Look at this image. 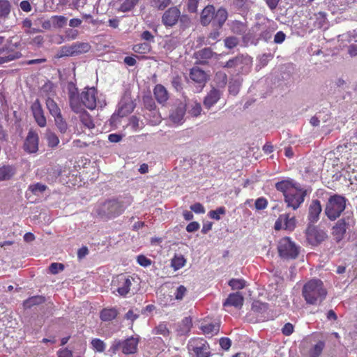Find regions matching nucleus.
Here are the masks:
<instances>
[{"label": "nucleus", "mask_w": 357, "mask_h": 357, "mask_svg": "<svg viewBox=\"0 0 357 357\" xmlns=\"http://www.w3.org/2000/svg\"><path fill=\"white\" fill-rule=\"evenodd\" d=\"M131 202L132 200L130 199L126 202L117 199H107L96 207V213L103 220L114 218L122 214Z\"/></svg>", "instance_id": "obj_1"}, {"label": "nucleus", "mask_w": 357, "mask_h": 357, "mask_svg": "<svg viewBox=\"0 0 357 357\" xmlns=\"http://www.w3.org/2000/svg\"><path fill=\"white\" fill-rule=\"evenodd\" d=\"M327 291L321 280L312 279L306 282L302 289V295L307 303L317 305L326 298Z\"/></svg>", "instance_id": "obj_2"}, {"label": "nucleus", "mask_w": 357, "mask_h": 357, "mask_svg": "<svg viewBox=\"0 0 357 357\" xmlns=\"http://www.w3.org/2000/svg\"><path fill=\"white\" fill-rule=\"evenodd\" d=\"M227 17L228 13L225 8H220L215 10L213 5H208L200 14V23L204 26L212 23L215 29H220Z\"/></svg>", "instance_id": "obj_3"}, {"label": "nucleus", "mask_w": 357, "mask_h": 357, "mask_svg": "<svg viewBox=\"0 0 357 357\" xmlns=\"http://www.w3.org/2000/svg\"><path fill=\"white\" fill-rule=\"evenodd\" d=\"M135 282V279L132 276L121 273L112 278L111 289L114 294L116 293L120 296L127 297L134 289L133 285Z\"/></svg>", "instance_id": "obj_4"}, {"label": "nucleus", "mask_w": 357, "mask_h": 357, "mask_svg": "<svg viewBox=\"0 0 357 357\" xmlns=\"http://www.w3.org/2000/svg\"><path fill=\"white\" fill-rule=\"evenodd\" d=\"M346 202V198L342 195H334L331 196L325 208V213L327 217L331 220L337 218L344 211Z\"/></svg>", "instance_id": "obj_5"}, {"label": "nucleus", "mask_w": 357, "mask_h": 357, "mask_svg": "<svg viewBox=\"0 0 357 357\" xmlns=\"http://www.w3.org/2000/svg\"><path fill=\"white\" fill-rule=\"evenodd\" d=\"M191 357H211V351L207 341L202 337L191 338L187 344Z\"/></svg>", "instance_id": "obj_6"}, {"label": "nucleus", "mask_w": 357, "mask_h": 357, "mask_svg": "<svg viewBox=\"0 0 357 357\" xmlns=\"http://www.w3.org/2000/svg\"><path fill=\"white\" fill-rule=\"evenodd\" d=\"M278 251L279 256L284 259H295L298 256L299 248L289 237H284L278 242Z\"/></svg>", "instance_id": "obj_7"}, {"label": "nucleus", "mask_w": 357, "mask_h": 357, "mask_svg": "<svg viewBox=\"0 0 357 357\" xmlns=\"http://www.w3.org/2000/svg\"><path fill=\"white\" fill-rule=\"evenodd\" d=\"M306 196V191L294 187L284 197L287 207L296 210L303 203Z\"/></svg>", "instance_id": "obj_8"}, {"label": "nucleus", "mask_w": 357, "mask_h": 357, "mask_svg": "<svg viewBox=\"0 0 357 357\" xmlns=\"http://www.w3.org/2000/svg\"><path fill=\"white\" fill-rule=\"evenodd\" d=\"M305 234L307 241L312 245L321 243L328 237L324 230L310 224L306 229Z\"/></svg>", "instance_id": "obj_9"}, {"label": "nucleus", "mask_w": 357, "mask_h": 357, "mask_svg": "<svg viewBox=\"0 0 357 357\" xmlns=\"http://www.w3.org/2000/svg\"><path fill=\"white\" fill-rule=\"evenodd\" d=\"M229 26L234 33L242 36L244 43H248L250 41L251 34L246 22L234 20L229 23Z\"/></svg>", "instance_id": "obj_10"}, {"label": "nucleus", "mask_w": 357, "mask_h": 357, "mask_svg": "<svg viewBox=\"0 0 357 357\" xmlns=\"http://www.w3.org/2000/svg\"><path fill=\"white\" fill-rule=\"evenodd\" d=\"M81 100L84 107L92 110L96 107L97 91L95 88H86L81 93Z\"/></svg>", "instance_id": "obj_11"}, {"label": "nucleus", "mask_w": 357, "mask_h": 357, "mask_svg": "<svg viewBox=\"0 0 357 357\" xmlns=\"http://www.w3.org/2000/svg\"><path fill=\"white\" fill-rule=\"evenodd\" d=\"M38 135L30 130L24 142V150L29 153H36L38 150Z\"/></svg>", "instance_id": "obj_12"}, {"label": "nucleus", "mask_w": 357, "mask_h": 357, "mask_svg": "<svg viewBox=\"0 0 357 357\" xmlns=\"http://www.w3.org/2000/svg\"><path fill=\"white\" fill-rule=\"evenodd\" d=\"M296 227L295 217H290L289 214L280 215L275 221L274 228L275 230L284 229L287 230H293Z\"/></svg>", "instance_id": "obj_13"}, {"label": "nucleus", "mask_w": 357, "mask_h": 357, "mask_svg": "<svg viewBox=\"0 0 357 357\" xmlns=\"http://www.w3.org/2000/svg\"><path fill=\"white\" fill-rule=\"evenodd\" d=\"M31 110L38 126L41 128L45 127L47 125V120L42 105L38 99H36L32 103Z\"/></svg>", "instance_id": "obj_14"}, {"label": "nucleus", "mask_w": 357, "mask_h": 357, "mask_svg": "<svg viewBox=\"0 0 357 357\" xmlns=\"http://www.w3.org/2000/svg\"><path fill=\"white\" fill-rule=\"evenodd\" d=\"M180 17V10L176 6H173L163 13L162 22L165 26H173L178 22Z\"/></svg>", "instance_id": "obj_15"}, {"label": "nucleus", "mask_w": 357, "mask_h": 357, "mask_svg": "<svg viewBox=\"0 0 357 357\" xmlns=\"http://www.w3.org/2000/svg\"><path fill=\"white\" fill-rule=\"evenodd\" d=\"M91 46H63L56 54L57 58L72 56L89 51Z\"/></svg>", "instance_id": "obj_16"}, {"label": "nucleus", "mask_w": 357, "mask_h": 357, "mask_svg": "<svg viewBox=\"0 0 357 357\" xmlns=\"http://www.w3.org/2000/svg\"><path fill=\"white\" fill-rule=\"evenodd\" d=\"M321 211L322 207L320 201L318 199L312 200L308 208L307 215V220L310 225L314 224L319 220Z\"/></svg>", "instance_id": "obj_17"}, {"label": "nucleus", "mask_w": 357, "mask_h": 357, "mask_svg": "<svg viewBox=\"0 0 357 357\" xmlns=\"http://www.w3.org/2000/svg\"><path fill=\"white\" fill-rule=\"evenodd\" d=\"M68 96L69 103L72 110L77 114L81 112L84 109V105L81 100V96H79L77 89L70 90Z\"/></svg>", "instance_id": "obj_18"}, {"label": "nucleus", "mask_w": 357, "mask_h": 357, "mask_svg": "<svg viewBox=\"0 0 357 357\" xmlns=\"http://www.w3.org/2000/svg\"><path fill=\"white\" fill-rule=\"evenodd\" d=\"M139 338L133 336L122 341V353L126 355L134 354L137 351Z\"/></svg>", "instance_id": "obj_19"}, {"label": "nucleus", "mask_w": 357, "mask_h": 357, "mask_svg": "<svg viewBox=\"0 0 357 357\" xmlns=\"http://www.w3.org/2000/svg\"><path fill=\"white\" fill-rule=\"evenodd\" d=\"M190 77L194 82L204 86L208 79V75L199 68L193 67L190 70Z\"/></svg>", "instance_id": "obj_20"}, {"label": "nucleus", "mask_w": 357, "mask_h": 357, "mask_svg": "<svg viewBox=\"0 0 357 357\" xmlns=\"http://www.w3.org/2000/svg\"><path fill=\"white\" fill-rule=\"evenodd\" d=\"M222 95V92L215 88L212 89L207 93L204 100V105L210 109L220 100Z\"/></svg>", "instance_id": "obj_21"}, {"label": "nucleus", "mask_w": 357, "mask_h": 357, "mask_svg": "<svg viewBox=\"0 0 357 357\" xmlns=\"http://www.w3.org/2000/svg\"><path fill=\"white\" fill-rule=\"evenodd\" d=\"M244 298L240 292L230 294L223 303L224 306H234L241 308L243 305Z\"/></svg>", "instance_id": "obj_22"}, {"label": "nucleus", "mask_w": 357, "mask_h": 357, "mask_svg": "<svg viewBox=\"0 0 357 357\" xmlns=\"http://www.w3.org/2000/svg\"><path fill=\"white\" fill-rule=\"evenodd\" d=\"M135 105L132 100H123L119 103L117 114L120 117L127 116L133 112Z\"/></svg>", "instance_id": "obj_23"}, {"label": "nucleus", "mask_w": 357, "mask_h": 357, "mask_svg": "<svg viewBox=\"0 0 357 357\" xmlns=\"http://www.w3.org/2000/svg\"><path fill=\"white\" fill-rule=\"evenodd\" d=\"M185 105L179 104L171 113L169 118L172 122L177 124H181L185 114Z\"/></svg>", "instance_id": "obj_24"}, {"label": "nucleus", "mask_w": 357, "mask_h": 357, "mask_svg": "<svg viewBox=\"0 0 357 357\" xmlns=\"http://www.w3.org/2000/svg\"><path fill=\"white\" fill-rule=\"evenodd\" d=\"M200 329L204 335L213 336L218 333L220 324L216 322L204 321L202 323Z\"/></svg>", "instance_id": "obj_25"}, {"label": "nucleus", "mask_w": 357, "mask_h": 357, "mask_svg": "<svg viewBox=\"0 0 357 357\" xmlns=\"http://www.w3.org/2000/svg\"><path fill=\"white\" fill-rule=\"evenodd\" d=\"M153 95L158 102L164 104L169 98L168 92L162 84H157L153 89Z\"/></svg>", "instance_id": "obj_26"}, {"label": "nucleus", "mask_w": 357, "mask_h": 357, "mask_svg": "<svg viewBox=\"0 0 357 357\" xmlns=\"http://www.w3.org/2000/svg\"><path fill=\"white\" fill-rule=\"evenodd\" d=\"M347 230V223L344 219L339 220L335 225L333 227V235L335 237L337 241H340Z\"/></svg>", "instance_id": "obj_27"}, {"label": "nucleus", "mask_w": 357, "mask_h": 357, "mask_svg": "<svg viewBox=\"0 0 357 357\" xmlns=\"http://www.w3.org/2000/svg\"><path fill=\"white\" fill-rule=\"evenodd\" d=\"M214 55L213 52L210 47H205L195 53V57L199 63L205 64L208 60Z\"/></svg>", "instance_id": "obj_28"}, {"label": "nucleus", "mask_w": 357, "mask_h": 357, "mask_svg": "<svg viewBox=\"0 0 357 357\" xmlns=\"http://www.w3.org/2000/svg\"><path fill=\"white\" fill-rule=\"evenodd\" d=\"M278 191L281 192L284 197L287 195L291 190L296 187L291 180L287 179L277 182L275 185Z\"/></svg>", "instance_id": "obj_29"}, {"label": "nucleus", "mask_w": 357, "mask_h": 357, "mask_svg": "<svg viewBox=\"0 0 357 357\" xmlns=\"http://www.w3.org/2000/svg\"><path fill=\"white\" fill-rule=\"evenodd\" d=\"M16 173L15 168L12 165L0 167V181L10 180Z\"/></svg>", "instance_id": "obj_30"}, {"label": "nucleus", "mask_w": 357, "mask_h": 357, "mask_svg": "<svg viewBox=\"0 0 357 357\" xmlns=\"http://www.w3.org/2000/svg\"><path fill=\"white\" fill-rule=\"evenodd\" d=\"M236 59H239L238 61L236 62V68H238V70L244 71L249 69L252 64V59L248 56H237L235 57Z\"/></svg>", "instance_id": "obj_31"}, {"label": "nucleus", "mask_w": 357, "mask_h": 357, "mask_svg": "<svg viewBox=\"0 0 357 357\" xmlns=\"http://www.w3.org/2000/svg\"><path fill=\"white\" fill-rule=\"evenodd\" d=\"M11 4L8 0H0V22L9 17Z\"/></svg>", "instance_id": "obj_32"}, {"label": "nucleus", "mask_w": 357, "mask_h": 357, "mask_svg": "<svg viewBox=\"0 0 357 357\" xmlns=\"http://www.w3.org/2000/svg\"><path fill=\"white\" fill-rule=\"evenodd\" d=\"M118 315V311L115 308H104L100 314V319L103 321H110Z\"/></svg>", "instance_id": "obj_33"}, {"label": "nucleus", "mask_w": 357, "mask_h": 357, "mask_svg": "<svg viewBox=\"0 0 357 357\" xmlns=\"http://www.w3.org/2000/svg\"><path fill=\"white\" fill-rule=\"evenodd\" d=\"M192 326V320L190 317H187L181 321L178 332L181 335H187Z\"/></svg>", "instance_id": "obj_34"}, {"label": "nucleus", "mask_w": 357, "mask_h": 357, "mask_svg": "<svg viewBox=\"0 0 357 357\" xmlns=\"http://www.w3.org/2000/svg\"><path fill=\"white\" fill-rule=\"evenodd\" d=\"M45 301V298L43 296H34L25 300L23 305L25 308H31V307L43 303Z\"/></svg>", "instance_id": "obj_35"}, {"label": "nucleus", "mask_w": 357, "mask_h": 357, "mask_svg": "<svg viewBox=\"0 0 357 357\" xmlns=\"http://www.w3.org/2000/svg\"><path fill=\"white\" fill-rule=\"evenodd\" d=\"M79 119L82 124L88 128H93L95 127L91 116L84 109L79 112Z\"/></svg>", "instance_id": "obj_36"}, {"label": "nucleus", "mask_w": 357, "mask_h": 357, "mask_svg": "<svg viewBox=\"0 0 357 357\" xmlns=\"http://www.w3.org/2000/svg\"><path fill=\"white\" fill-rule=\"evenodd\" d=\"M47 189V186L46 185L43 184L41 183H36L29 185L28 188V191H30L33 195L40 196Z\"/></svg>", "instance_id": "obj_37"}, {"label": "nucleus", "mask_w": 357, "mask_h": 357, "mask_svg": "<svg viewBox=\"0 0 357 357\" xmlns=\"http://www.w3.org/2000/svg\"><path fill=\"white\" fill-rule=\"evenodd\" d=\"M46 106L52 116L61 114V110L56 102L51 98L46 100Z\"/></svg>", "instance_id": "obj_38"}, {"label": "nucleus", "mask_w": 357, "mask_h": 357, "mask_svg": "<svg viewBox=\"0 0 357 357\" xmlns=\"http://www.w3.org/2000/svg\"><path fill=\"white\" fill-rule=\"evenodd\" d=\"M12 46H4L0 48V56H15V59L20 58L22 54L20 52L11 48Z\"/></svg>", "instance_id": "obj_39"}, {"label": "nucleus", "mask_w": 357, "mask_h": 357, "mask_svg": "<svg viewBox=\"0 0 357 357\" xmlns=\"http://www.w3.org/2000/svg\"><path fill=\"white\" fill-rule=\"evenodd\" d=\"M185 262L186 259L183 255H176L171 260V266L174 271H177L183 267L185 264Z\"/></svg>", "instance_id": "obj_40"}, {"label": "nucleus", "mask_w": 357, "mask_h": 357, "mask_svg": "<svg viewBox=\"0 0 357 357\" xmlns=\"http://www.w3.org/2000/svg\"><path fill=\"white\" fill-rule=\"evenodd\" d=\"M139 1L140 0H124L119 10L123 13L130 11L138 4Z\"/></svg>", "instance_id": "obj_41"}, {"label": "nucleus", "mask_w": 357, "mask_h": 357, "mask_svg": "<svg viewBox=\"0 0 357 357\" xmlns=\"http://www.w3.org/2000/svg\"><path fill=\"white\" fill-rule=\"evenodd\" d=\"M325 347V343L323 341H319L309 351L310 357H319Z\"/></svg>", "instance_id": "obj_42"}, {"label": "nucleus", "mask_w": 357, "mask_h": 357, "mask_svg": "<svg viewBox=\"0 0 357 357\" xmlns=\"http://www.w3.org/2000/svg\"><path fill=\"white\" fill-rule=\"evenodd\" d=\"M153 333L156 335H161L166 337H169L170 331L167 327V324L165 322H161L154 328Z\"/></svg>", "instance_id": "obj_43"}, {"label": "nucleus", "mask_w": 357, "mask_h": 357, "mask_svg": "<svg viewBox=\"0 0 357 357\" xmlns=\"http://www.w3.org/2000/svg\"><path fill=\"white\" fill-rule=\"evenodd\" d=\"M91 347L93 351L98 353H102L105 350V343L99 338H93L91 342Z\"/></svg>", "instance_id": "obj_44"}, {"label": "nucleus", "mask_w": 357, "mask_h": 357, "mask_svg": "<svg viewBox=\"0 0 357 357\" xmlns=\"http://www.w3.org/2000/svg\"><path fill=\"white\" fill-rule=\"evenodd\" d=\"M214 80L218 87L224 88L227 82V76L225 73L218 72Z\"/></svg>", "instance_id": "obj_45"}, {"label": "nucleus", "mask_w": 357, "mask_h": 357, "mask_svg": "<svg viewBox=\"0 0 357 357\" xmlns=\"http://www.w3.org/2000/svg\"><path fill=\"white\" fill-rule=\"evenodd\" d=\"M51 22L54 26L61 28L66 25L68 18L62 15H56L51 18Z\"/></svg>", "instance_id": "obj_46"}, {"label": "nucleus", "mask_w": 357, "mask_h": 357, "mask_svg": "<svg viewBox=\"0 0 357 357\" xmlns=\"http://www.w3.org/2000/svg\"><path fill=\"white\" fill-rule=\"evenodd\" d=\"M338 42L341 43H357V34H351V33H344L338 36Z\"/></svg>", "instance_id": "obj_47"}, {"label": "nucleus", "mask_w": 357, "mask_h": 357, "mask_svg": "<svg viewBox=\"0 0 357 357\" xmlns=\"http://www.w3.org/2000/svg\"><path fill=\"white\" fill-rule=\"evenodd\" d=\"M54 118L58 129L61 132L65 133L67 130L68 126L66 121L63 119L61 114L59 116H54Z\"/></svg>", "instance_id": "obj_48"}, {"label": "nucleus", "mask_w": 357, "mask_h": 357, "mask_svg": "<svg viewBox=\"0 0 357 357\" xmlns=\"http://www.w3.org/2000/svg\"><path fill=\"white\" fill-rule=\"evenodd\" d=\"M46 139L48 146L52 148L56 146L59 143L58 137L51 131L47 132Z\"/></svg>", "instance_id": "obj_49"}, {"label": "nucleus", "mask_w": 357, "mask_h": 357, "mask_svg": "<svg viewBox=\"0 0 357 357\" xmlns=\"http://www.w3.org/2000/svg\"><path fill=\"white\" fill-rule=\"evenodd\" d=\"M226 209L224 206H220L215 210H212L208 212V216L215 220H220V215H225Z\"/></svg>", "instance_id": "obj_50"}, {"label": "nucleus", "mask_w": 357, "mask_h": 357, "mask_svg": "<svg viewBox=\"0 0 357 357\" xmlns=\"http://www.w3.org/2000/svg\"><path fill=\"white\" fill-rule=\"evenodd\" d=\"M134 131H137L143 127V123L141 122L139 118L136 116H132L129 119L128 124Z\"/></svg>", "instance_id": "obj_51"}, {"label": "nucleus", "mask_w": 357, "mask_h": 357, "mask_svg": "<svg viewBox=\"0 0 357 357\" xmlns=\"http://www.w3.org/2000/svg\"><path fill=\"white\" fill-rule=\"evenodd\" d=\"M120 350L122 351V340H114L109 349V352L112 354H116Z\"/></svg>", "instance_id": "obj_52"}, {"label": "nucleus", "mask_w": 357, "mask_h": 357, "mask_svg": "<svg viewBox=\"0 0 357 357\" xmlns=\"http://www.w3.org/2000/svg\"><path fill=\"white\" fill-rule=\"evenodd\" d=\"M170 0H151V6L163 10L170 4Z\"/></svg>", "instance_id": "obj_53"}, {"label": "nucleus", "mask_w": 357, "mask_h": 357, "mask_svg": "<svg viewBox=\"0 0 357 357\" xmlns=\"http://www.w3.org/2000/svg\"><path fill=\"white\" fill-rule=\"evenodd\" d=\"M229 285L232 289H242L245 286V282L242 279H231L229 282Z\"/></svg>", "instance_id": "obj_54"}, {"label": "nucleus", "mask_w": 357, "mask_h": 357, "mask_svg": "<svg viewBox=\"0 0 357 357\" xmlns=\"http://www.w3.org/2000/svg\"><path fill=\"white\" fill-rule=\"evenodd\" d=\"M273 32L270 30L262 31L259 36V41L262 43H272Z\"/></svg>", "instance_id": "obj_55"}, {"label": "nucleus", "mask_w": 357, "mask_h": 357, "mask_svg": "<svg viewBox=\"0 0 357 357\" xmlns=\"http://www.w3.org/2000/svg\"><path fill=\"white\" fill-rule=\"evenodd\" d=\"M151 47V46H133L132 50L136 54L142 55V58H144V56L143 55L150 52Z\"/></svg>", "instance_id": "obj_56"}, {"label": "nucleus", "mask_w": 357, "mask_h": 357, "mask_svg": "<svg viewBox=\"0 0 357 357\" xmlns=\"http://www.w3.org/2000/svg\"><path fill=\"white\" fill-rule=\"evenodd\" d=\"M202 110V109L200 103L195 102L191 105V107L189 109V114L192 116L197 117L201 114Z\"/></svg>", "instance_id": "obj_57"}, {"label": "nucleus", "mask_w": 357, "mask_h": 357, "mask_svg": "<svg viewBox=\"0 0 357 357\" xmlns=\"http://www.w3.org/2000/svg\"><path fill=\"white\" fill-rule=\"evenodd\" d=\"M268 206V201L264 197H259L256 199L255 206L257 210H264Z\"/></svg>", "instance_id": "obj_58"}, {"label": "nucleus", "mask_w": 357, "mask_h": 357, "mask_svg": "<svg viewBox=\"0 0 357 357\" xmlns=\"http://www.w3.org/2000/svg\"><path fill=\"white\" fill-rule=\"evenodd\" d=\"M172 84L176 91H180L183 89L182 77L179 75L174 76L172 80Z\"/></svg>", "instance_id": "obj_59"}, {"label": "nucleus", "mask_w": 357, "mask_h": 357, "mask_svg": "<svg viewBox=\"0 0 357 357\" xmlns=\"http://www.w3.org/2000/svg\"><path fill=\"white\" fill-rule=\"evenodd\" d=\"M137 261L140 266L143 267H148L151 266L152 263L150 259L147 258L146 256L143 255L137 256Z\"/></svg>", "instance_id": "obj_60"}, {"label": "nucleus", "mask_w": 357, "mask_h": 357, "mask_svg": "<svg viewBox=\"0 0 357 357\" xmlns=\"http://www.w3.org/2000/svg\"><path fill=\"white\" fill-rule=\"evenodd\" d=\"M64 269V265L61 263H52L49 267V270L51 273L56 274L60 271H63Z\"/></svg>", "instance_id": "obj_61"}, {"label": "nucleus", "mask_w": 357, "mask_h": 357, "mask_svg": "<svg viewBox=\"0 0 357 357\" xmlns=\"http://www.w3.org/2000/svg\"><path fill=\"white\" fill-rule=\"evenodd\" d=\"M187 292V289L183 285H180L175 292V298L182 300Z\"/></svg>", "instance_id": "obj_62"}, {"label": "nucleus", "mask_w": 357, "mask_h": 357, "mask_svg": "<svg viewBox=\"0 0 357 357\" xmlns=\"http://www.w3.org/2000/svg\"><path fill=\"white\" fill-rule=\"evenodd\" d=\"M178 20L183 29H186L190 26L191 20L190 18L187 15H181V17H179Z\"/></svg>", "instance_id": "obj_63"}, {"label": "nucleus", "mask_w": 357, "mask_h": 357, "mask_svg": "<svg viewBox=\"0 0 357 357\" xmlns=\"http://www.w3.org/2000/svg\"><path fill=\"white\" fill-rule=\"evenodd\" d=\"M199 2V0H188L187 3L188 10L190 13H196Z\"/></svg>", "instance_id": "obj_64"}]
</instances>
